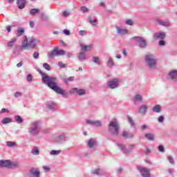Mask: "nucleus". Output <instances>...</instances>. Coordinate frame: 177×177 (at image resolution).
I'll list each match as a JSON object with an SVG mask.
<instances>
[{"label":"nucleus","mask_w":177,"mask_h":177,"mask_svg":"<svg viewBox=\"0 0 177 177\" xmlns=\"http://www.w3.org/2000/svg\"><path fill=\"white\" fill-rule=\"evenodd\" d=\"M37 71L41 75L42 82L47 85L50 89H52L56 92V93L62 95V96L67 95V92L57 86V77L49 76L48 74L44 73L39 69H37Z\"/></svg>","instance_id":"nucleus-1"},{"label":"nucleus","mask_w":177,"mask_h":177,"mask_svg":"<svg viewBox=\"0 0 177 177\" xmlns=\"http://www.w3.org/2000/svg\"><path fill=\"white\" fill-rule=\"evenodd\" d=\"M37 44H39V39L35 37L28 39L27 36H24L21 48L25 50H30V48L32 49L37 48Z\"/></svg>","instance_id":"nucleus-2"},{"label":"nucleus","mask_w":177,"mask_h":177,"mask_svg":"<svg viewBox=\"0 0 177 177\" xmlns=\"http://www.w3.org/2000/svg\"><path fill=\"white\" fill-rule=\"evenodd\" d=\"M145 62L146 66L148 67L150 71H154L155 70H157L158 61L157 60V58H156V56H154L153 54H147V55H145Z\"/></svg>","instance_id":"nucleus-3"},{"label":"nucleus","mask_w":177,"mask_h":177,"mask_svg":"<svg viewBox=\"0 0 177 177\" xmlns=\"http://www.w3.org/2000/svg\"><path fill=\"white\" fill-rule=\"evenodd\" d=\"M41 127L42 122L41 120H35L30 123L28 132L30 136H38L41 132Z\"/></svg>","instance_id":"nucleus-4"},{"label":"nucleus","mask_w":177,"mask_h":177,"mask_svg":"<svg viewBox=\"0 0 177 177\" xmlns=\"http://www.w3.org/2000/svg\"><path fill=\"white\" fill-rule=\"evenodd\" d=\"M108 131L112 136H118V133H120V124H118L117 120L109 122Z\"/></svg>","instance_id":"nucleus-5"},{"label":"nucleus","mask_w":177,"mask_h":177,"mask_svg":"<svg viewBox=\"0 0 177 177\" xmlns=\"http://www.w3.org/2000/svg\"><path fill=\"white\" fill-rule=\"evenodd\" d=\"M66 55V51L63 49H59L57 47L55 48L53 51L48 53V58L53 59L55 56H64Z\"/></svg>","instance_id":"nucleus-6"},{"label":"nucleus","mask_w":177,"mask_h":177,"mask_svg":"<svg viewBox=\"0 0 177 177\" xmlns=\"http://www.w3.org/2000/svg\"><path fill=\"white\" fill-rule=\"evenodd\" d=\"M67 140V133H59L57 137L54 138V142L56 145H63V143H66Z\"/></svg>","instance_id":"nucleus-7"},{"label":"nucleus","mask_w":177,"mask_h":177,"mask_svg":"<svg viewBox=\"0 0 177 177\" xmlns=\"http://www.w3.org/2000/svg\"><path fill=\"white\" fill-rule=\"evenodd\" d=\"M120 82H121V80L118 78L111 79L107 83V88H109V89H117L120 86Z\"/></svg>","instance_id":"nucleus-8"},{"label":"nucleus","mask_w":177,"mask_h":177,"mask_svg":"<svg viewBox=\"0 0 177 177\" xmlns=\"http://www.w3.org/2000/svg\"><path fill=\"white\" fill-rule=\"evenodd\" d=\"M133 39L139 43V46L141 49H145L147 46V42L142 37H133Z\"/></svg>","instance_id":"nucleus-9"},{"label":"nucleus","mask_w":177,"mask_h":177,"mask_svg":"<svg viewBox=\"0 0 177 177\" xmlns=\"http://www.w3.org/2000/svg\"><path fill=\"white\" fill-rule=\"evenodd\" d=\"M167 78L174 82H177V70H171L167 74Z\"/></svg>","instance_id":"nucleus-10"},{"label":"nucleus","mask_w":177,"mask_h":177,"mask_svg":"<svg viewBox=\"0 0 177 177\" xmlns=\"http://www.w3.org/2000/svg\"><path fill=\"white\" fill-rule=\"evenodd\" d=\"M138 171L142 177H150V170L146 167H139Z\"/></svg>","instance_id":"nucleus-11"},{"label":"nucleus","mask_w":177,"mask_h":177,"mask_svg":"<svg viewBox=\"0 0 177 177\" xmlns=\"http://www.w3.org/2000/svg\"><path fill=\"white\" fill-rule=\"evenodd\" d=\"M118 147L120 151L123 153V154H125V156H128V154H131V151L129 149H127V147L124 145V144L118 143Z\"/></svg>","instance_id":"nucleus-12"},{"label":"nucleus","mask_w":177,"mask_h":177,"mask_svg":"<svg viewBox=\"0 0 177 177\" xmlns=\"http://www.w3.org/2000/svg\"><path fill=\"white\" fill-rule=\"evenodd\" d=\"M91 174L96 176H103L104 175V170L102 168H95L91 171Z\"/></svg>","instance_id":"nucleus-13"},{"label":"nucleus","mask_w":177,"mask_h":177,"mask_svg":"<svg viewBox=\"0 0 177 177\" xmlns=\"http://www.w3.org/2000/svg\"><path fill=\"white\" fill-rule=\"evenodd\" d=\"M167 37V33L165 32H155L153 34V39H165V37Z\"/></svg>","instance_id":"nucleus-14"},{"label":"nucleus","mask_w":177,"mask_h":177,"mask_svg":"<svg viewBox=\"0 0 177 177\" xmlns=\"http://www.w3.org/2000/svg\"><path fill=\"white\" fill-rule=\"evenodd\" d=\"M149 106L147 104H141L138 109V113L142 114V115H146Z\"/></svg>","instance_id":"nucleus-15"},{"label":"nucleus","mask_w":177,"mask_h":177,"mask_svg":"<svg viewBox=\"0 0 177 177\" xmlns=\"http://www.w3.org/2000/svg\"><path fill=\"white\" fill-rule=\"evenodd\" d=\"M116 32L120 35H127L129 32L127 28L122 27L116 26Z\"/></svg>","instance_id":"nucleus-16"},{"label":"nucleus","mask_w":177,"mask_h":177,"mask_svg":"<svg viewBox=\"0 0 177 177\" xmlns=\"http://www.w3.org/2000/svg\"><path fill=\"white\" fill-rule=\"evenodd\" d=\"M29 173L30 175L35 177H39V175H41V171L37 167L30 169Z\"/></svg>","instance_id":"nucleus-17"},{"label":"nucleus","mask_w":177,"mask_h":177,"mask_svg":"<svg viewBox=\"0 0 177 177\" xmlns=\"http://www.w3.org/2000/svg\"><path fill=\"white\" fill-rule=\"evenodd\" d=\"M20 167V164L17 160H10L8 168L10 169H15V168H19Z\"/></svg>","instance_id":"nucleus-18"},{"label":"nucleus","mask_w":177,"mask_h":177,"mask_svg":"<svg viewBox=\"0 0 177 177\" xmlns=\"http://www.w3.org/2000/svg\"><path fill=\"white\" fill-rule=\"evenodd\" d=\"M157 23H158L160 26H162L163 27H171V21L169 20L162 21L160 19H158Z\"/></svg>","instance_id":"nucleus-19"},{"label":"nucleus","mask_w":177,"mask_h":177,"mask_svg":"<svg viewBox=\"0 0 177 177\" xmlns=\"http://www.w3.org/2000/svg\"><path fill=\"white\" fill-rule=\"evenodd\" d=\"M133 100L136 103H142L143 102V96L142 94L137 93L134 95Z\"/></svg>","instance_id":"nucleus-20"},{"label":"nucleus","mask_w":177,"mask_h":177,"mask_svg":"<svg viewBox=\"0 0 177 177\" xmlns=\"http://www.w3.org/2000/svg\"><path fill=\"white\" fill-rule=\"evenodd\" d=\"M10 160H1L0 167L1 168H9V163Z\"/></svg>","instance_id":"nucleus-21"},{"label":"nucleus","mask_w":177,"mask_h":177,"mask_svg":"<svg viewBox=\"0 0 177 177\" xmlns=\"http://www.w3.org/2000/svg\"><path fill=\"white\" fill-rule=\"evenodd\" d=\"M96 140L91 138L88 141V147H89V149H93L96 146Z\"/></svg>","instance_id":"nucleus-22"},{"label":"nucleus","mask_w":177,"mask_h":177,"mask_svg":"<svg viewBox=\"0 0 177 177\" xmlns=\"http://www.w3.org/2000/svg\"><path fill=\"white\" fill-rule=\"evenodd\" d=\"M17 5L19 9H24L26 8V0H17Z\"/></svg>","instance_id":"nucleus-23"},{"label":"nucleus","mask_w":177,"mask_h":177,"mask_svg":"<svg viewBox=\"0 0 177 177\" xmlns=\"http://www.w3.org/2000/svg\"><path fill=\"white\" fill-rule=\"evenodd\" d=\"M87 21L91 24L93 26H97V19L92 18V17H88L87 19Z\"/></svg>","instance_id":"nucleus-24"},{"label":"nucleus","mask_w":177,"mask_h":177,"mask_svg":"<svg viewBox=\"0 0 177 177\" xmlns=\"http://www.w3.org/2000/svg\"><path fill=\"white\" fill-rule=\"evenodd\" d=\"M80 48L82 49V50H83V52H88L89 50H91V49H92V46L91 45H85V44H80Z\"/></svg>","instance_id":"nucleus-25"},{"label":"nucleus","mask_w":177,"mask_h":177,"mask_svg":"<svg viewBox=\"0 0 177 177\" xmlns=\"http://www.w3.org/2000/svg\"><path fill=\"white\" fill-rule=\"evenodd\" d=\"M77 57L80 62H84V60H86V54L84 52H80L78 54Z\"/></svg>","instance_id":"nucleus-26"},{"label":"nucleus","mask_w":177,"mask_h":177,"mask_svg":"<svg viewBox=\"0 0 177 177\" xmlns=\"http://www.w3.org/2000/svg\"><path fill=\"white\" fill-rule=\"evenodd\" d=\"M153 113H161V105L156 104L152 109Z\"/></svg>","instance_id":"nucleus-27"},{"label":"nucleus","mask_w":177,"mask_h":177,"mask_svg":"<svg viewBox=\"0 0 177 177\" xmlns=\"http://www.w3.org/2000/svg\"><path fill=\"white\" fill-rule=\"evenodd\" d=\"M31 153L33 156H39V148L38 147H34L31 150Z\"/></svg>","instance_id":"nucleus-28"},{"label":"nucleus","mask_w":177,"mask_h":177,"mask_svg":"<svg viewBox=\"0 0 177 177\" xmlns=\"http://www.w3.org/2000/svg\"><path fill=\"white\" fill-rule=\"evenodd\" d=\"M91 62L93 63H95V64H97L98 66H100V58L99 57L94 56L92 57Z\"/></svg>","instance_id":"nucleus-29"},{"label":"nucleus","mask_w":177,"mask_h":177,"mask_svg":"<svg viewBox=\"0 0 177 177\" xmlns=\"http://www.w3.org/2000/svg\"><path fill=\"white\" fill-rule=\"evenodd\" d=\"M15 120L17 124H23V122L24 121V120H23V118H21V116H20L19 115H16L15 116Z\"/></svg>","instance_id":"nucleus-30"},{"label":"nucleus","mask_w":177,"mask_h":177,"mask_svg":"<svg viewBox=\"0 0 177 177\" xmlns=\"http://www.w3.org/2000/svg\"><path fill=\"white\" fill-rule=\"evenodd\" d=\"M6 145L7 147H16V146L17 145L16 142H13V141H7L6 142Z\"/></svg>","instance_id":"nucleus-31"},{"label":"nucleus","mask_w":177,"mask_h":177,"mask_svg":"<svg viewBox=\"0 0 177 177\" xmlns=\"http://www.w3.org/2000/svg\"><path fill=\"white\" fill-rule=\"evenodd\" d=\"M146 139H148V140H154V134L151 133H148L145 135Z\"/></svg>","instance_id":"nucleus-32"},{"label":"nucleus","mask_w":177,"mask_h":177,"mask_svg":"<svg viewBox=\"0 0 177 177\" xmlns=\"http://www.w3.org/2000/svg\"><path fill=\"white\" fill-rule=\"evenodd\" d=\"M24 28H18L17 31V37H21L23 34H24Z\"/></svg>","instance_id":"nucleus-33"},{"label":"nucleus","mask_w":177,"mask_h":177,"mask_svg":"<svg viewBox=\"0 0 177 177\" xmlns=\"http://www.w3.org/2000/svg\"><path fill=\"white\" fill-rule=\"evenodd\" d=\"M47 109H49V110H55L56 105L53 102H48L46 104Z\"/></svg>","instance_id":"nucleus-34"},{"label":"nucleus","mask_w":177,"mask_h":177,"mask_svg":"<svg viewBox=\"0 0 177 177\" xmlns=\"http://www.w3.org/2000/svg\"><path fill=\"white\" fill-rule=\"evenodd\" d=\"M12 122V119L10 118H5L1 120V123L3 124H10Z\"/></svg>","instance_id":"nucleus-35"},{"label":"nucleus","mask_w":177,"mask_h":177,"mask_svg":"<svg viewBox=\"0 0 177 177\" xmlns=\"http://www.w3.org/2000/svg\"><path fill=\"white\" fill-rule=\"evenodd\" d=\"M122 136H123V138H133V134L132 133L129 134L127 131H123L122 133Z\"/></svg>","instance_id":"nucleus-36"},{"label":"nucleus","mask_w":177,"mask_h":177,"mask_svg":"<svg viewBox=\"0 0 177 177\" xmlns=\"http://www.w3.org/2000/svg\"><path fill=\"white\" fill-rule=\"evenodd\" d=\"M103 125V123L100 120H95L94 122V127H96L97 128H100Z\"/></svg>","instance_id":"nucleus-37"},{"label":"nucleus","mask_w":177,"mask_h":177,"mask_svg":"<svg viewBox=\"0 0 177 177\" xmlns=\"http://www.w3.org/2000/svg\"><path fill=\"white\" fill-rule=\"evenodd\" d=\"M62 153V151L60 150H52L50 153V156H59Z\"/></svg>","instance_id":"nucleus-38"},{"label":"nucleus","mask_w":177,"mask_h":177,"mask_svg":"<svg viewBox=\"0 0 177 177\" xmlns=\"http://www.w3.org/2000/svg\"><path fill=\"white\" fill-rule=\"evenodd\" d=\"M39 13V9L38 8H32L30 10V15H38Z\"/></svg>","instance_id":"nucleus-39"},{"label":"nucleus","mask_w":177,"mask_h":177,"mask_svg":"<svg viewBox=\"0 0 177 177\" xmlns=\"http://www.w3.org/2000/svg\"><path fill=\"white\" fill-rule=\"evenodd\" d=\"M167 160L171 165H175V160H174V157H172V156H167Z\"/></svg>","instance_id":"nucleus-40"},{"label":"nucleus","mask_w":177,"mask_h":177,"mask_svg":"<svg viewBox=\"0 0 177 177\" xmlns=\"http://www.w3.org/2000/svg\"><path fill=\"white\" fill-rule=\"evenodd\" d=\"M107 66L108 67H113V66H114V62H113V59H111V57L108 59Z\"/></svg>","instance_id":"nucleus-41"},{"label":"nucleus","mask_w":177,"mask_h":177,"mask_svg":"<svg viewBox=\"0 0 177 177\" xmlns=\"http://www.w3.org/2000/svg\"><path fill=\"white\" fill-rule=\"evenodd\" d=\"M15 43H16V39H12L11 41L8 42V47L12 48V46H14Z\"/></svg>","instance_id":"nucleus-42"},{"label":"nucleus","mask_w":177,"mask_h":177,"mask_svg":"<svg viewBox=\"0 0 177 177\" xmlns=\"http://www.w3.org/2000/svg\"><path fill=\"white\" fill-rule=\"evenodd\" d=\"M80 10L82 12V13H88V12H89V8L86 6H82L80 8Z\"/></svg>","instance_id":"nucleus-43"},{"label":"nucleus","mask_w":177,"mask_h":177,"mask_svg":"<svg viewBox=\"0 0 177 177\" xmlns=\"http://www.w3.org/2000/svg\"><path fill=\"white\" fill-rule=\"evenodd\" d=\"M85 93H86L85 89H77V95H79V96H82V95H85Z\"/></svg>","instance_id":"nucleus-44"},{"label":"nucleus","mask_w":177,"mask_h":177,"mask_svg":"<svg viewBox=\"0 0 177 177\" xmlns=\"http://www.w3.org/2000/svg\"><path fill=\"white\" fill-rule=\"evenodd\" d=\"M79 35L80 37H85L86 35H88V32L86 30H80Z\"/></svg>","instance_id":"nucleus-45"},{"label":"nucleus","mask_w":177,"mask_h":177,"mask_svg":"<svg viewBox=\"0 0 177 177\" xmlns=\"http://www.w3.org/2000/svg\"><path fill=\"white\" fill-rule=\"evenodd\" d=\"M86 124H87V125H92V127H94V125H95V120H86Z\"/></svg>","instance_id":"nucleus-46"},{"label":"nucleus","mask_w":177,"mask_h":177,"mask_svg":"<svg viewBox=\"0 0 177 177\" xmlns=\"http://www.w3.org/2000/svg\"><path fill=\"white\" fill-rule=\"evenodd\" d=\"M44 68L47 70V71H50V65L48 64L47 63H44L43 64Z\"/></svg>","instance_id":"nucleus-47"},{"label":"nucleus","mask_w":177,"mask_h":177,"mask_svg":"<svg viewBox=\"0 0 177 177\" xmlns=\"http://www.w3.org/2000/svg\"><path fill=\"white\" fill-rule=\"evenodd\" d=\"M58 66L59 67H60L61 68H66L67 67V64L62 62H58Z\"/></svg>","instance_id":"nucleus-48"},{"label":"nucleus","mask_w":177,"mask_h":177,"mask_svg":"<svg viewBox=\"0 0 177 177\" xmlns=\"http://www.w3.org/2000/svg\"><path fill=\"white\" fill-rule=\"evenodd\" d=\"M77 92H78L77 88H73L69 91V93H71V95H73V93H77Z\"/></svg>","instance_id":"nucleus-49"},{"label":"nucleus","mask_w":177,"mask_h":177,"mask_svg":"<svg viewBox=\"0 0 177 177\" xmlns=\"http://www.w3.org/2000/svg\"><path fill=\"white\" fill-rule=\"evenodd\" d=\"M128 120H129V124H131V127H135V122H133V120L132 119V118L128 116Z\"/></svg>","instance_id":"nucleus-50"},{"label":"nucleus","mask_w":177,"mask_h":177,"mask_svg":"<svg viewBox=\"0 0 177 177\" xmlns=\"http://www.w3.org/2000/svg\"><path fill=\"white\" fill-rule=\"evenodd\" d=\"M167 172L170 175H174V174H175V169H174V168H169V169H167Z\"/></svg>","instance_id":"nucleus-51"},{"label":"nucleus","mask_w":177,"mask_h":177,"mask_svg":"<svg viewBox=\"0 0 177 177\" xmlns=\"http://www.w3.org/2000/svg\"><path fill=\"white\" fill-rule=\"evenodd\" d=\"M158 150L160 153H164V151H165V149L164 148V146H162V145H159L158 147Z\"/></svg>","instance_id":"nucleus-52"},{"label":"nucleus","mask_w":177,"mask_h":177,"mask_svg":"<svg viewBox=\"0 0 177 177\" xmlns=\"http://www.w3.org/2000/svg\"><path fill=\"white\" fill-rule=\"evenodd\" d=\"M42 169L44 170V172H49V171H50V167L48 165H46L42 167Z\"/></svg>","instance_id":"nucleus-53"},{"label":"nucleus","mask_w":177,"mask_h":177,"mask_svg":"<svg viewBox=\"0 0 177 177\" xmlns=\"http://www.w3.org/2000/svg\"><path fill=\"white\" fill-rule=\"evenodd\" d=\"M126 24L127 26H133V21H132V19H127Z\"/></svg>","instance_id":"nucleus-54"},{"label":"nucleus","mask_w":177,"mask_h":177,"mask_svg":"<svg viewBox=\"0 0 177 177\" xmlns=\"http://www.w3.org/2000/svg\"><path fill=\"white\" fill-rule=\"evenodd\" d=\"M136 145H131L129 146V148L127 149V150H129L130 153H131L132 150H133V149H136Z\"/></svg>","instance_id":"nucleus-55"},{"label":"nucleus","mask_w":177,"mask_h":177,"mask_svg":"<svg viewBox=\"0 0 177 177\" xmlns=\"http://www.w3.org/2000/svg\"><path fill=\"white\" fill-rule=\"evenodd\" d=\"M33 57L37 60L39 59V53L38 52H35L33 53Z\"/></svg>","instance_id":"nucleus-56"},{"label":"nucleus","mask_w":177,"mask_h":177,"mask_svg":"<svg viewBox=\"0 0 177 177\" xmlns=\"http://www.w3.org/2000/svg\"><path fill=\"white\" fill-rule=\"evenodd\" d=\"M26 80L28 82H31V81H32V75L31 74L28 75Z\"/></svg>","instance_id":"nucleus-57"},{"label":"nucleus","mask_w":177,"mask_h":177,"mask_svg":"<svg viewBox=\"0 0 177 177\" xmlns=\"http://www.w3.org/2000/svg\"><path fill=\"white\" fill-rule=\"evenodd\" d=\"M3 113H10L9 109H6V108H3L1 111H0V114H2Z\"/></svg>","instance_id":"nucleus-58"},{"label":"nucleus","mask_w":177,"mask_h":177,"mask_svg":"<svg viewBox=\"0 0 177 177\" xmlns=\"http://www.w3.org/2000/svg\"><path fill=\"white\" fill-rule=\"evenodd\" d=\"M71 81H74V77L71 76L68 79L65 80V82H71Z\"/></svg>","instance_id":"nucleus-59"},{"label":"nucleus","mask_w":177,"mask_h":177,"mask_svg":"<svg viewBox=\"0 0 177 177\" xmlns=\"http://www.w3.org/2000/svg\"><path fill=\"white\" fill-rule=\"evenodd\" d=\"M165 46V41L163 39H160L159 41V46Z\"/></svg>","instance_id":"nucleus-60"},{"label":"nucleus","mask_w":177,"mask_h":177,"mask_svg":"<svg viewBox=\"0 0 177 177\" xmlns=\"http://www.w3.org/2000/svg\"><path fill=\"white\" fill-rule=\"evenodd\" d=\"M23 93L21 92H16L14 95L15 97H20Z\"/></svg>","instance_id":"nucleus-61"},{"label":"nucleus","mask_w":177,"mask_h":177,"mask_svg":"<svg viewBox=\"0 0 177 177\" xmlns=\"http://www.w3.org/2000/svg\"><path fill=\"white\" fill-rule=\"evenodd\" d=\"M164 120L165 118L162 115L159 116V118H158V122H164Z\"/></svg>","instance_id":"nucleus-62"},{"label":"nucleus","mask_w":177,"mask_h":177,"mask_svg":"<svg viewBox=\"0 0 177 177\" xmlns=\"http://www.w3.org/2000/svg\"><path fill=\"white\" fill-rule=\"evenodd\" d=\"M64 34H65V35H70V30H67V29H64L63 30Z\"/></svg>","instance_id":"nucleus-63"},{"label":"nucleus","mask_w":177,"mask_h":177,"mask_svg":"<svg viewBox=\"0 0 177 177\" xmlns=\"http://www.w3.org/2000/svg\"><path fill=\"white\" fill-rule=\"evenodd\" d=\"M69 13L67 11H64L63 13H62V16H64V17H67L68 16Z\"/></svg>","instance_id":"nucleus-64"}]
</instances>
